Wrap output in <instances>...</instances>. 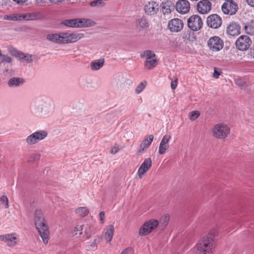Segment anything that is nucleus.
<instances>
[{
	"label": "nucleus",
	"instance_id": "nucleus-53",
	"mask_svg": "<svg viewBox=\"0 0 254 254\" xmlns=\"http://www.w3.org/2000/svg\"><path fill=\"white\" fill-rule=\"evenodd\" d=\"M12 0L18 4H23L26 1H27V0Z\"/></svg>",
	"mask_w": 254,
	"mask_h": 254
},
{
	"label": "nucleus",
	"instance_id": "nucleus-44",
	"mask_svg": "<svg viewBox=\"0 0 254 254\" xmlns=\"http://www.w3.org/2000/svg\"><path fill=\"white\" fill-rule=\"evenodd\" d=\"M28 20L27 13L25 14H17V21Z\"/></svg>",
	"mask_w": 254,
	"mask_h": 254
},
{
	"label": "nucleus",
	"instance_id": "nucleus-15",
	"mask_svg": "<svg viewBox=\"0 0 254 254\" xmlns=\"http://www.w3.org/2000/svg\"><path fill=\"white\" fill-rule=\"evenodd\" d=\"M211 8V3L208 0H200L196 5L198 12L202 14L208 13Z\"/></svg>",
	"mask_w": 254,
	"mask_h": 254
},
{
	"label": "nucleus",
	"instance_id": "nucleus-8",
	"mask_svg": "<svg viewBox=\"0 0 254 254\" xmlns=\"http://www.w3.org/2000/svg\"><path fill=\"white\" fill-rule=\"evenodd\" d=\"M159 225L157 220L151 219L145 222L141 227L139 231V234L141 236H145L149 234L153 230L156 228Z\"/></svg>",
	"mask_w": 254,
	"mask_h": 254
},
{
	"label": "nucleus",
	"instance_id": "nucleus-52",
	"mask_svg": "<svg viewBox=\"0 0 254 254\" xmlns=\"http://www.w3.org/2000/svg\"><path fill=\"white\" fill-rule=\"evenodd\" d=\"M169 220V218L167 216H165V218H164L163 219H162V221H163V228L165 227H166V226L167 225V224H168V221Z\"/></svg>",
	"mask_w": 254,
	"mask_h": 254
},
{
	"label": "nucleus",
	"instance_id": "nucleus-12",
	"mask_svg": "<svg viewBox=\"0 0 254 254\" xmlns=\"http://www.w3.org/2000/svg\"><path fill=\"white\" fill-rule=\"evenodd\" d=\"M83 34L81 33H68L62 32V44L74 43L81 39Z\"/></svg>",
	"mask_w": 254,
	"mask_h": 254
},
{
	"label": "nucleus",
	"instance_id": "nucleus-46",
	"mask_svg": "<svg viewBox=\"0 0 254 254\" xmlns=\"http://www.w3.org/2000/svg\"><path fill=\"white\" fill-rule=\"evenodd\" d=\"M121 254H133V251L132 248H127Z\"/></svg>",
	"mask_w": 254,
	"mask_h": 254
},
{
	"label": "nucleus",
	"instance_id": "nucleus-37",
	"mask_svg": "<svg viewBox=\"0 0 254 254\" xmlns=\"http://www.w3.org/2000/svg\"><path fill=\"white\" fill-rule=\"evenodd\" d=\"M34 58H35L34 55L24 53L22 62H26L27 63H30L33 61V59Z\"/></svg>",
	"mask_w": 254,
	"mask_h": 254
},
{
	"label": "nucleus",
	"instance_id": "nucleus-31",
	"mask_svg": "<svg viewBox=\"0 0 254 254\" xmlns=\"http://www.w3.org/2000/svg\"><path fill=\"white\" fill-rule=\"evenodd\" d=\"M109 229L105 233V238L108 241H111L114 231V226L113 225L109 226Z\"/></svg>",
	"mask_w": 254,
	"mask_h": 254
},
{
	"label": "nucleus",
	"instance_id": "nucleus-30",
	"mask_svg": "<svg viewBox=\"0 0 254 254\" xmlns=\"http://www.w3.org/2000/svg\"><path fill=\"white\" fill-rule=\"evenodd\" d=\"M76 22L77 20H76V18H75L64 20L61 22V24L67 27L76 28Z\"/></svg>",
	"mask_w": 254,
	"mask_h": 254
},
{
	"label": "nucleus",
	"instance_id": "nucleus-18",
	"mask_svg": "<svg viewBox=\"0 0 254 254\" xmlns=\"http://www.w3.org/2000/svg\"><path fill=\"white\" fill-rule=\"evenodd\" d=\"M171 139L170 134H166L162 138L159 147V153L160 155L164 154L166 150L169 149V141Z\"/></svg>",
	"mask_w": 254,
	"mask_h": 254
},
{
	"label": "nucleus",
	"instance_id": "nucleus-20",
	"mask_svg": "<svg viewBox=\"0 0 254 254\" xmlns=\"http://www.w3.org/2000/svg\"><path fill=\"white\" fill-rule=\"evenodd\" d=\"M241 27L237 23L231 22L227 28V33L231 36H235L240 33Z\"/></svg>",
	"mask_w": 254,
	"mask_h": 254
},
{
	"label": "nucleus",
	"instance_id": "nucleus-16",
	"mask_svg": "<svg viewBox=\"0 0 254 254\" xmlns=\"http://www.w3.org/2000/svg\"><path fill=\"white\" fill-rule=\"evenodd\" d=\"M176 10L182 14L188 13L190 9V4L187 0H179L176 4Z\"/></svg>",
	"mask_w": 254,
	"mask_h": 254
},
{
	"label": "nucleus",
	"instance_id": "nucleus-34",
	"mask_svg": "<svg viewBox=\"0 0 254 254\" xmlns=\"http://www.w3.org/2000/svg\"><path fill=\"white\" fill-rule=\"evenodd\" d=\"M76 213L81 217H85L88 214L89 210L86 207H80L76 210Z\"/></svg>",
	"mask_w": 254,
	"mask_h": 254
},
{
	"label": "nucleus",
	"instance_id": "nucleus-2",
	"mask_svg": "<svg viewBox=\"0 0 254 254\" xmlns=\"http://www.w3.org/2000/svg\"><path fill=\"white\" fill-rule=\"evenodd\" d=\"M214 237L212 233L204 236L194 248V254H211L215 247Z\"/></svg>",
	"mask_w": 254,
	"mask_h": 254
},
{
	"label": "nucleus",
	"instance_id": "nucleus-36",
	"mask_svg": "<svg viewBox=\"0 0 254 254\" xmlns=\"http://www.w3.org/2000/svg\"><path fill=\"white\" fill-rule=\"evenodd\" d=\"M146 85V82L145 81L141 82L136 87L135 89V92L137 94L141 93L145 88Z\"/></svg>",
	"mask_w": 254,
	"mask_h": 254
},
{
	"label": "nucleus",
	"instance_id": "nucleus-21",
	"mask_svg": "<svg viewBox=\"0 0 254 254\" xmlns=\"http://www.w3.org/2000/svg\"><path fill=\"white\" fill-rule=\"evenodd\" d=\"M159 9L158 4L155 1L149 2L145 5L144 10L148 15H154L157 13Z\"/></svg>",
	"mask_w": 254,
	"mask_h": 254
},
{
	"label": "nucleus",
	"instance_id": "nucleus-25",
	"mask_svg": "<svg viewBox=\"0 0 254 254\" xmlns=\"http://www.w3.org/2000/svg\"><path fill=\"white\" fill-rule=\"evenodd\" d=\"M244 28L246 32L249 35L254 34V20L246 23Z\"/></svg>",
	"mask_w": 254,
	"mask_h": 254
},
{
	"label": "nucleus",
	"instance_id": "nucleus-26",
	"mask_svg": "<svg viewBox=\"0 0 254 254\" xmlns=\"http://www.w3.org/2000/svg\"><path fill=\"white\" fill-rule=\"evenodd\" d=\"M43 17V15L40 12L27 13L28 20H37Z\"/></svg>",
	"mask_w": 254,
	"mask_h": 254
},
{
	"label": "nucleus",
	"instance_id": "nucleus-6",
	"mask_svg": "<svg viewBox=\"0 0 254 254\" xmlns=\"http://www.w3.org/2000/svg\"><path fill=\"white\" fill-rule=\"evenodd\" d=\"M221 9L224 14L233 15L237 12L238 5L233 0H227L222 4Z\"/></svg>",
	"mask_w": 254,
	"mask_h": 254
},
{
	"label": "nucleus",
	"instance_id": "nucleus-58",
	"mask_svg": "<svg viewBox=\"0 0 254 254\" xmlns=\"http://www.w3.org/2000/svg\"><path fill=\"white\" fill-rule=\"evenodd\" d=\"M96 239H95L94 242L91 243L90 246L92 247H94L96 246Z\"/></svg>",
	"mask_w": 254,
	"mask_h": 254
},
{
	"label": "nucleus",
	"instance_id": "nucleus-22",
	"mask_svg": "<svg viewBox=\"0 0 254 254\" xmlns=\"http://www.w3.org/2000/svg\"><path fill=\"white\" fill-rule=\"evenodd\" d=\"M76 20H77L76 28L93 26L96 24L94 21L89 19L76 18Z\"/></svg>",
	"mask_w": 254,
	"mask_h": 254
},
{
	"label": "nucleus",
	"instance_id": "nucleus-54",
	"mask_svg": "<svg viewBox=\"0 0 254 254\" xmlns=\"http://www.w3.org/2000/svg\"><path fill=\"white\" fill-rule=\"evenodd\" d=\"M249 5L251 7H254V0H246Z\"/></svg>",
	"mask_w": 254,
	"mask_h": 254
},
{
	"label": "nucleus",
	"instance_id": "nucleus-23",
	"mask_svg": "<svg viewBox=\"0 0 254 254\" xmlns=\"http://www.w3.org/2000/svg\"><path fill=\"white\" fill-rule=\"evenodd\" d=\"M154 139V136L152 134L148 135L147 138L144 139L139 146V152H143L147 149L151 144Z\"/></svg>",
	"mask_w": 254,
	"mask_h": 254
},
{
	"label": "nucleus",
	"instance_id": "nucleus-19",
	"mask_svg": "<svg viewBox=\"0 0 254 254\" xmlns=\"http://www.w3.org/2000/svg\"><path fill=\"white\" fill-rule=\"evenodd\" d=\"M25 81L20 77H12L7 81V85L10 88H16L22 86Z\"/></svg>",
	"mask_w": 254,
	"mask_h": 254
},
{
	"label": "nucleus",
	"instance_id": "nucleus-13",
	"mask_svg": "<svg viewBox=\"0 0 254 254\" xmlns=\"http://www.w3.org/2000/svg\"><path fill=\"white\" fill-rule=\"evenodd\" d=\"M222 23L221 18L217 14H211L207 18V25L210 28L217 29L221 26Z\"/></svg>",
	"mask_w": 254,
	"mask_h": 254
},
{
	"label": "nucleus",
	"instance_id": "nucleus-55",
	"mask_svg": "<svg viewBox=\"0 0 254 254\" xmlns=\"http://www.w3.org/2000/svg\"><path fill=\"white\" fill-rule=\"evenodd\" d=\"M6 235H0V240L6 241Z\"/></svg>",
	"mask_w": 254,
	"mask_h": 254
},
{
	"label": "nucleus",
	"instance_id": "nucleus-5",
	"mask_svg": "<svg viewBox=\"0 0 254 254\" xmlns=\"http://www.w3.org/2000/svg\"><path fill=\"white\" fill-rule=\"evenodd\" d=\"M47 135L48 133L46 130H40L28 136L26 142L28 145H33L44 139Z\"/></svg>",
	"mask_w": 254,
	"mask_h": 254
},
{
	"label": "nucleus",
	"instance_id": "nucleus-47",
	"mask_svg": "<svg viewBox=\"0 0 254 254\" xmlns=\"http://www.w3.org/2000/svg\"><path fill=\"white\" fill-rule=\"evenodd\" d=\"M178 84V79L176 78L174 80H172L171 83V87L172 89L176 88Z\"/></svg>",
	"mask_w": 254,
	"mask_h": 254
},
{
	"label": "nucleus",
	"instance_id": "nucleus-24",
	"mask_svg": "<svg viewBox=\"0 0 254 254\" xmlns=\"http://www.w3.org/2000/svg\"><path fill=\"white\" fill-rule=\"evenodd\" d=\"M47 39L49 41L58 43V44H62V33L60 34H48L47 36Z\"/></svg>",
	"mask_w": 254,
	"mask_h": 254
},
{
	"label": "nucleus",
	"instance_id": "nucleus-7",
	"mask_svg": "<svg viewBox=\"0 0 254 254\" xmlns=\"http://www.w3.org/2000/svg\"><path fill=\"white\" fill-rule=\"evenodd\" d=\"M188 27L193 31L200 30L203 25L202 21L198 15H192L187 20Z\"/></svg>",
	"mask_w": 254,
	"mask_h": 254
},
{
	"label": "nucleus",
	"instance_id": "nucleus-32",
	"mask_svg": "<svg viewBox=\"0 0 254 254\" xmlns=\"http://www.w3.org/2000/svg\"><path fill=\"white\" fill-rule=\"evenodd\" d=\"M137 23L142 29H147L149 27L148 21L144 17L139 18L137 20Z\"/></svg>",
	"mask_w": 254,
	"mask_h": 254
},
{
	"label": "nucleus",
	"instance_id": "nucleus-45",
	"mask_svg": "<svg viewBox=\"0 0 254 254\" xmlns=\"http://www.w3.org/2000/svg\"><path fill=\"white\" fill-rule=\"evenodd\" d=\"M119 145L115 144L114 146L111 149L110 152L113 154L117 153L118 151Z\"/></svg>",
	"mask_w": 254,
	"mask_h": 254
},
{
	"label": "nucleus",
	"instance_id": "nucleus-48",
	"mask_svg": "<svg viewBox=\"0 0 254 254\" xmlns=\"http://www.w3.org/2000/svg\"><path fill=\"white\" fill-rule=\"evenodd\" d=\"M221 74V72L219 71L216 67L214 68L213 77L215 78H218Z\"/></svg>",
	"mask_w": 254,
	"mask_h": 254
},
{
	"label": "nucleus",
	"instance_id": "nucleus-38",
	"mask_svg": "<svg viewBox=\"0 0 254 254\" xmlns=\"http://www.w3.org/2000/svg\"><path fill=\"white\" fill-rule=\"evenodd\" d=\"M40 154L39 153H34L30 156L28 159V162L31 163L36 162L40 159Z\"/></svg>",
	"mask_w": 254,
	"mask_h": 254
},
{
	"label": "nucleus",
	"instance_id": "nucleus-43",
	"mask_svg": "<svg viewBox=\"0 0 254 254\" xmlns=\"http://www.w3.org/2000/svg\"><path fill=\"white\" fill-rule=\"evenodd\" d=\"M235 82L236 85L238 86L243 87H244L245 85V82L241 78H236L235 79Z\"/></svg>",
	"mask_w": 254,
	"mask_h": 254
},
{
	"label": "nucleus",
	"instance_id": "nucleus-3",
	"mask_svg": "<svg viewBox=\"0 0 254 254\" xmlns=\"http://www.w3.org/2000/svg\"><path fill=\"white\" fill-rule=\"evenodd\" d=\"M35 225L39 235L45 244L49 240V231L48 225L45 222L43 214L41 210L36 209L35 212Z\"/></svg>",
	"mask_w": 254,
	"mask_h": 254
},
{
	"label": "nucleus",
	"instance_id": "nucleus-59",
	"mask_svg": "<svg viewBox=\"0 0 254 254\" xmlns=\"http://www.w3.org/2000/svg\"><path fill=\"white\" fill-rule=\"evenodd\" d=\"M82 88L84 89H86V86L85 85H82Z\"/></svg>",
	"mask_w": 254,
	"mask_h": 254
},
{
	"label": "nucleus",
	"instance_id": "nucleus-28",
	"mask_svg": "<svg viewBox=\"0 0 254 254\" xmlns=\"http://www.w3.org/2000/svg\"><path fill=\"white\" fill-rule=\"evenodd\" d=\"M104 63V59H100L96 62H92L91 64V68L94 70H98L103 66Z\"/></svg>",
	"mask_w": 254,
	"mask_h": 254
},
{
	"label": "nucleus",
	"instance_id": "nucleus-40",
	"mask_svg": "<svg viewBox=\"0 0 254 254\" xmlns=\"http://www.w3.org/2000/svg\"><path fill=\"white\" fill-rule=\"evenodd\" d=\"M200 116V113L198 111H192L190 114V119L192 121H194Z\"/></svg>",
	"mask_w": 254,
	"mask_h": 254
},
{
	"label": "nucleus",
	"instance_id": "nucleus-10",
	"mask_svg": "<svg viewBox=\"0 0 254 254\" xmlns=\"http://www.w3.org/2000/svg\"><path fill=\"white\" fill-rule=\"evenodd\" d=\"M207 46L210 50L217 52L223 49L224 42L218 36H213L208 40Z\"/></svg>",
	"mask_w": 254,
	"mask_h": 254
},
{
	"label": "nucleus",
	"instance_id": "nucleus-4",
	"mask_svg": "<svg viewBox=\"0 0 254 254\" xmlns=\"http://www.w3.org/2000/svg\"><path fill=\"white\" fill-rule=\"evenodd\" d=\"M230 128L225 124H219L214 126L212 129L214 136L219 139L226 138L229 133Z\"/></svg>",
	"mask_w": 254,
	"mask_h": 254
},
{
	"label": "nucleus",
	"instance_id": "nucleus-17",
	"mask_svg": "<svg viewBox=\"0 0 254 254\" xmlns=\"http://www.w3.org/2000/svg\"><path fill=\"white\" fill-rule=\"evenodd\" d=\"M152 166V160L150 158L145 159L138 170L137 174L139 179H141Z\"/></svg>",
	"mask_w": 254,
	"mask_h": 254
},
{
	"label": "nucleus",
	"instance_id": "nucleus-35",
	"mask_svg": "<svg viewBox=\"0 0 254 254\" xmlns=\"http://www.w3.org/2000/svg\"><path fill=\"white\" fill-rule=\"evenodd\" d=\"M3 19L5 20L17 21V13H12L8 15H5L3 16Z\"/></svg>",
	"mask_w": 254,
	"mask_h": 254
},
{
	"label": "nucleus",
	"instance_id": "nucleus-14",
	"mask_svg": "<svg viewBox=\"0 0 254 254\" xmlns=\"http://www.w3.org/2000/svg\"><path fill=\"white\" fill-rule=\"evenodd\" d=\"M184 27L183 21L179 18H174L169 21L168 28L171 32H178L181 31Z\"/></svg>",
	"mask_w": 254,
	"mask_h": 254
},
{
	"label": "nucleus",
	"instance_id": "nucleus-42",
	"mask_svg": "<svg viewBox=\"0 0 254 254\" xmlns=\"http://www.w3.org/2000/svg\"><path fill=\"white\" fill-rule=\"evenodd\" d=\"M84 227V225H77L74 230L75 235H81L82 232L83 228Z\"/></svg>",
	"mask_w": 254,
	"mask_h": 254
},
{
	"label": "nucleus",
	"instance_id": "nucleus-29",
	"mask_svg": "<svg viewBox=\"0 0 254 254\" xmlns=\"http://www.w3.org/2000/svg\"><path fill=\"white\" fill-rule=\"evenodd\" d=\"M9 52L12 56H14L15 58H17L19 60L22 62L24 53L18 51L14 48H12L9 50Z\"/></svg>",
	"mask_w": 254,
	"mask_h": 254
},
{
	"label": "nucleus",
	"instance_id": "nucleus-9",
	"mask_svg": "<svg viewBox=\"0 0 254 254\" xmlns=\"http://www.w3.org/2000/svg\"><path fill=\"white\" fill-rule=\"evenodd\" d=\"M252 43V41L248 36L241 35L236 40L235 45L237 49L244 51L248 50Z\"/></svg>",
	"mask_w": 254,
	"mask_h": 254
},
{
	"label": "nucleus",
	"instance_id": "nucleus-56",
	"mask_svg": "<svg viewBox=\"0 0 254 254\" xmlns=\"http://www.w3.org/2000/svg\"><path fill=\"white\" fill-rule=\"evenodd\" d=\"M64 0H50V1L54 3H57L58 2H62Z\"/></svg>",
	"mask_w": 254,
	"mask_h": 254
},
{
	"label": "nucleus",
	"instance_id": "nucleus-57",
	"mask_svg": "<svg viewBox=\"0 0 254 254\" xmlns=\"http://www.w3.org/2000/svg\"><path fill=\"white\" fill-rule=\"evenodd\" d=\"M3 55H2L1 54V55H0V64L2 63H4V60H3Z\"/></svg>",
	"mask_w": 254,
	"mask_h": 254
},
{
	"label": "nucleus",
	"instance_id": "nucleus-49",
	"mask_svg": "<svg viewBox=\"0 0 254 254\" xmlns=\"http://www.w3.org/2000/svg\"><path fill=\"white\" fill-rule=\"evenodd\" d=\"M99 216H100V223L101 224H103L104 221V217L105 216V213L104 211H101L99 213Z\"/></svg>",
	"mask_w": 254,
	"mask_h": 254
},
{
	"label": "nucleus",
	"instance_id": "nucleus-11",
	"mask_svg": "<svg viewBox=\"0 0 254 254\" xmlns=\"http://www.w3.org/2000/svg\"><path fill=\"white\" fill-rule=\"evenodd\" d=\"M146 56V59L145 62V66L149 69L154 68L158 64V61L156 59V55L150 50H146L143 52L141 56Z\"/></svg>",
	"mask_w": 254,
	"mask_h": 254
},
{
	"label": "nucleus",
	"instance_id": "nucleus-33",
	"mask_svg": "<svg viewBox=\"0 0 254 254\" xmlns=\"http://www.w3.org/2000/svg\"><path fill=\"white\" fill-rule=\"evenodd\" d=\"M163 8L165 9V11L164 12V13H171L172 9L174 8V5H172L171 1H167V2L163 3Z\"/></svg>",
	"mask_w": 254,
	"mask_h": 254
},
{
	"label": "nucleus",
	"instance_id": "nucleus-51",
	"mask_svg": "<svg viewBox=\"0 0 254 254\" xmlns=\"http://www.w3.org/2000/svg\"><path fill=\"white\" fill-rule=\"evenodd\" d=\"M248 55L249 58L254 59V49L251 48Z\"/></svg>",
	"mask_w": 254,
	"mask_h": 254
},
{
	"label": "nucleus",
	"instance_id": "nucleus-1",
	"mask_svg": "<svg viewBox=\"0 0 254 254\" xmlns=\"http://www.w3.org/2000/svg\"><path fill=\"white\" fill-rule=\"evenodd\" d=\"M53 104L51 99L47 97H38L31 105L32 113L36 116L44 117L53 110Z\"/></svg>",
	"mask_w": 254,
	"mask_h": 254
},
{
	"label": "nucleus",
	"instance_id": "nucleus-41",
	"mask_svg": "<svg viewBox=\"0 0 254 254\" xmlns=\"http://www.w3.org/2000/svg\"><path fill=\"white\" fill-rule=\"evenodd\" d=\"M0 201L1 202V204L4 205L5 208H7L9 207L8 199L5 195H3L0 197Z\"/></svg>",
	"mask_w": 254,
	"mask_h": 254
},
{
	"label": "nucleus",
	"instance_id": "nucleus-50",
	"mask_svg": "<svg viewBox=\"0 0 254 254\" xmlns=\"http://www.w3.org/2000/svg\"><path fill=\"white\" fill-rule=\"evenodd\" d=\"M3 60L4 62L6 63H10L12 61L11 58L7 56L3 55Z\"/></svg>",
	"mask_w": 254,
	"mask_h": 254
},
{
	"label": "nucleus",
	"instance_id": "nucleus-39",
	"mask_svg": "<svg viewBox=\"0 0 254 254\" xmlns=\"http://www.w3.org/2000/svg\"><path fill=\"white\" fill-rule=\"evenodd\" d=\"M103 0H94L90 2V5L92 7H99L104 5Z\"/></svg>",
	"mask_w": 254,
	"mask_h": 254
},
{
	"label": "nucleus",
	"instance_id": "nucleus-27",
	"mask_svg": "<svg viewBox=\"0 0 254 254\" xmlns=\"http://www.w3.org/2000/svg\"><path fill=\"white\" fill-rule=\"evenodd\" d=\"M17 238L14 236L13 234H6V239L5 243L9 246H14L16 244V240Z\"/></svg>",
	"mask_w": 254,
	"mask_h": 254
}]
</instances>
